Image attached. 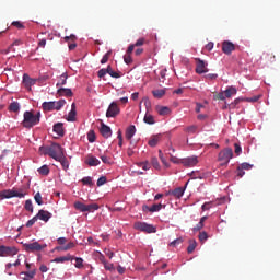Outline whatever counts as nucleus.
I'll return each mask as SVG.
<instances>
[{
  "label": "nucleus",
  "instance_id": "bf43d9fd",
  "mask_svg": "<svg viewBox=\"0 0 280 280\" xmlns=\"http://www.w3.org/2000/svg\"><path fill=\"white\" fill-rule=\"evenodd\" d=\"M13 27H16L18 30H24L25 25H23V23H21L20 21H14L12 22Z\"/></svg>",
  "mask_w": 280,
  "mask_h": 280
},
{
  "label": "nucleus",
  "instance_id": "5701e85b",
  "mask_svg": "<svg viewBox=\"0 0 280 280\" xmlns=\"http://www.w3.org/2000/svg\"><path fill=\"white\" fill-rule=\"evenodd\" d=\"M69 75L67 74V72H63L60 77L59 80L56 84L57 89H60V86H65V84H67V80H68Z\"/></svg>",
  "mask_w": 280,
  "mask_h": 280
},
{
  "label": "nucleus",
  "instance_id": "603ef678",
  "mask_svg": "<svg viewBox=\"0 0 280 280\" xmlns=\"http://www.w3.org/2000/svg\"><path fill=\"white\" fill-rule=\"evenodd\" d=\"M142 102L144 103L147 113H150V108H152V103L150 102V100L148 97H144Z\"/></svg>",
  "mask_w": 280,
  "mask_h": 280
},
{
  "label": "nucleus",
  "instance_id": "a18cd8bd",
  "mask_svg": "<svg viewBox=\"0 0 280 280\" xmlns=\"http://www.w3.org/2000/svg\"><path fill=\"white\" fill-rule=\"evenodd\" d=\"M75 259V264H74V266L77 267V268H84V259H82V258H80V257H75L74 258Z\"/></svg>",
  "mask_w": 280,
  "mask_h": 280
},
{
  "label": "nucleus",
  "instance_id": "9b49d317",
  "mask_svg": "<svg viewBox=\"0 0 280 280\" xmlns=\"http://www.w3.org/2000/svg\"><path fill=\"white\" fill-rule=\"evenodd\" d=\"M196 60H197L196 73H198L199 75H202V73H208L209 68H207V62H205V60H201V59H196Z\"/></svg>",
  "mask_w": 280,
  "mask_h": 280
},
{
  "label": "nucleus",
  "instance_id": "1a4fd4ad",
  "mask_svg": "<svg viewBox=\"0 0 280 280\" xmlns=\"http://www.w3.org/2000/svg\"><path fill=\"white\" fill-rule=\"evenodd\" d=\"M222 51H223V54H226V56H231V54H233V51H235V44H233L230 40H224L222 43Z\"/></svg>",
  "mask_w": 280,
  "mask_h": 280
},
{
  "label": "nucleus",
  "instance_id": "393cba45",
  "mask_svg": "<svg viewBox=\"0 0 280 280\" xmlns=\"http://www.w3.org/2000/svg\"><path fill=\"white\" fill-rule=\"evenodd\" d=\"M144 124H148L149 126H153V124H156V120H154V116L150 114V112H147L143 118Z\"/></svg>",
  "mask_w": 280,
  "mask_h": 280
},
{
  "label": "nucleus",
  "instance_id": "0eeeda50",
  "mask_svg": "<svg viewBox=\"0 0 280 280\" xmlns=\"http://www.w3.org/2000/svg\"><path fill=\"white\" fill-rule=\"evenodd\" d=\"M19 254V249L14 246H0V257H14Z\"/></svg>",
  "mask_w": 280,
  "mask_h": 280
},
{
  "label": "nucleus",
  "instance_id": "f704fd0d",
  "mask_svg": "<svg viewBox=\"0 0 280 280\" xmlns=\"http://www.w3.org/2000/svg\"><path fill=\"white\" fill-rule=\"evenodd\" d=\"M107 73H108V75H110V78H116V79L121 78V74H119L118 72L114 71L113 67H110V66H107Z\"/></svg>",
  "mask_w": 280,
  "mask_h": 280
},
{
  "label": "nucleus",
  "instance_id": "4468645a",
  "mask_svg": "<svg viewBox=\"0 0 280 280\" xmlns=\"http://www.w3.org/2000/svg\"><path fill=\"white\" fill-rule=\"evenodd\" d=\"M35 217L43 222H49L51 220V213L47 210H39Z\"/></svg>",
  "mask_w": 280,
  "mask_h": 280
},
{
  "label": "nucleus",
  "instance_id": "e433bc0d",
  "mask_svg": "<svg viewBox=\"0 0 280 280\" xmlns=\"http://www.w3.org/2000/svg\"><path fill=\"white\" fill-rule=\"evenodd\" d=\"M24 209L31 213H34V205L32 203V199H27L25 201Z\"/></svg>",
  "mask_w": 280,
  "mask_h": 280
},
{
  "label": "nucleus",
  "instance_id": "8fccbe9b",
  "mask_svg": "<svg viewBox=\"0 0 280 280\" xmlns=\"http://www.w3.org/2000/svg\"><path fill=\"white\" fill-rule=\"evenodd\" d=\"M39 152L40 154L50 156V147H40Z\"/></svg>",
  "mask_w": 280,
  "mask_h": 280
},
{
  "label": "nucleus",
  "instance_id": "dca6fc26",
  "mask_svg": "<svg viewBox=\"0 0 280 280\" xmlns=\"http://www.w3.org/2000/svg\"><path fill=\"white\" fill-rule=\"evenodd\" d=\"M23 84H24L25 89H27L28 91H32V86H34V84H36V79L28 77V74H24L23 75Z\"/></svg>",
  "mask_w": 280,
  "mask_h": 280
},
{
  "label": "nucleus",
  "instance_id": "338daca9",
  "mask_svg": "<svg viewBox=\"0 0 280 280\" xmlns=\"http://www.w3.org/2000/svg\"><path fill=\"white\" fill-rule=\"evenodd\" d=\"M124 60H125L126 65H130L132 62V57L127 54L124 56Z\"/></svg>",
  "mask_w": 280,
  "mask_h": 280
},
{
  "label": "nucleus",
  "instance_id": "052dcab7",
  "mask_svg": "<svg viewBox=\"0 0 280 280\" xmlns=\"http://www.w3.org/2000/svg\"><path fill=\"white\" fill-rule=\"evenodd\" d=\"M183 244V237L176 238L170 243V246H178Z\"/></svg>",
  "mask_w": 280,
  "mask_h": 280
},
{
  "label": "nucleus",
  "instance_id": "c85d7f7f",
  "mask_svg": "<svg viewBox=\"0 0 280 280\" xmlns=\"http://www.w3.org/2000/svg\"><path fill=\"white\" fill-rule=\"evenodd\" d=\"M20 275L21 277H27L23 278V280H32L36 276V271H22Z\"/></svg>",
  "mask_w": 280,
  "mask_h": 280
},
{
  "label": "nucleus",
  "instance_id": "49530a36",
  "mask_svg": "<svg viewBox=\"0 0 280 280\" xmlns=\"http://www.w3.org/2000/svg\"><path fill=\"white\" fill-rule=\"evenodd\" d=\"M151 165L154 167V170H161V164L159 163L158 158H152L151 159Z\"/></svg>",
  "mask_w": 280,
  "mask_h": 280
},
{
  "label": "nucleus",
  "instance_id": "37998d69",
  "mask_svg": "<svg viewBox=\"0 0 280 280\" xmlns=\"http://www.w3.org/2000/svg\"><path fill=\"white\" fill-rule=\"evenodd\" d=\"M209 240V234H207L206 231L199 233V241L201 244H205V242Z\"/></svg>",
  "mask_w": 280,
  "mask_h": 280
},
{
  "label": "nucleus",
  "instance_id": "09e8293b",
  "mask_svg": "<svg viewBox=\"0 0 280 280\" xmlns=\"http://www.w3.org/2000/svg\"><path fill=\"white\" fill-rule=\"evenodd\" d=\"M197 130H198V126H195V125H191L186 128V132H188V135H196Z\"/></svg>",
  "mask_w": 280,
  "mask_h": 280
},
{
  "label": "nucleus",
  "instance_id": "a211bd4d",
  "mask_svg": "<svg viewBox=\"0 0 280 280\" xmlns=\"http://www.w3.org/2000/svg\"><path fill=\"white\" fill-rule=\"evenodd\" d=\"M136 133H137V127H135V125H130L126 129V133H125L127 141H131Z\"/></svg>",
  "mask_w": 280,
  "mask_h": 280
},
{
  "label": "nucleus",
  "instance_id": "412c9836",
  "mask_svg": "<svg viewBox=\"0 0 280 280\" xmlns=\"http://www.w3.org/2000/svg\"><path fill=\"white\" fill-rule=\"evenodd\" d=\"M52 130L59 137H65V127H63L62 122L55 124L54 127H52Z\"/></svg>",
  "mask_w": 280,
  "mask_h": 280
},
{
  "label": "nucleus",
  "instance_id": "aec40b11",
  "mask_svg": "<svg viewBox=\"0 0 280 280\" xmlns=\"http://www.w3.org/2000/svg\"><path fill=\"white\" fill-rule=\"evenodd\" d=\"M7 197L10 198H23V194L19 192L18 188L7 189Z\"/></svg>",
  "mask_w": 280,
  "mask_h": 280
},
{
  "label": "nucleus",
  "instance_id": "20e7f679",
  "mask_svg": "<svg viewBox=\"0 0 280 280\" xmlns=\"http://www.w3.org/2000/svg\"><path fill=\"white\" fill-rule=\"evenodd\" d=\"M65 156V149L59 143H51L50 145V158L55 161Z\"/></svg>",
  "mask_w": 280,
  "mask_h": 280
},
{
  "label": "nucleus",
  "instance_id": "4be33fe9",
  "mask_svg": "<svg viewBox=\"0 0 280 280\" xmlns=\"http://www.w3.org/2000/svg\"><path fill=\"white\" fill-rule=\"evenodd\" d=\"M72 259H75L71 254H67L66 256L57 257L52 261L55 264H65V261H72Z\"/></svg>",
  "mask_w": 280,
  "mask_h": 280
},
{
  "label": "nucleus",
  "instance_id": "13d9d810",
  "mask_svg": "<svg viewBox=\"0 0 280 280\" xmlns=\"http://www.w3.org/2000/svg\"><path fill=\"white\" fill-rule=\"evenodd\" d=\"M213 100H221V101H224V100H226V94H225L224 92H220V93H218V94H215V95L213 96Z\"/></svg>",
  "mask_w": 280,
  "mask_h": 280
},
{
  "label": "nucleus",
  "instance_id": "f8f14e48",
  "mask_svg": "<svg viewBox=\"0 0 280 280\" xmlns=\"http://www.w3.org/2000/svg\"><path fill=\"white\" fill-rule=\"evenodd\" d=\"M100 132H101L102 137H104V139H108V138L113 137V130L110 129L109 126H107L104 122H101Z\"/></svg>",
  "mask_w": 280,
  "mask_h": 280
},
{
  "label": "nucleus",
  "instance_id": "680f3d73",
  "mask_svg": "<svg viewBox=\"0 0 280 280\" xmlns=\"http://www.w3.org/2000/svg\"><path fill=\"white\" fill-rule=\"evenodd\" d=\"M97 187H102V185H106V176H102L96 182Z\"/></svg>",
  "mask_w": 280,
  "mask_h": 280
},
{
  "label": "nucleus",
  "instance_id": "a878e982",
  "mask_svg": "<svg viewBox=\"0 0 280 280\" xmlns=\"http://www.w3.org/2000/svg\"><path fill=\"white\" fill-rule=\"evenodd\" d=\"M73 207L77 211H81V213H86V205H84L82 201H75Z\"/></svg>",
  "mask_w": 280,
  "mask_h": 280
},
{
  "label": "nucleus",
  "instance_id": "f3484780",
  "mask_svg": "<svg viewBox=\"0 0 280 280\" xmlns=\"http://www.w3.org/2000/svg\"><path fill=\"white\" fill-rule=\"evenodd\" d=\"M57 95H59V97H73V91L67 88H59L57 90Z\"/></svg>",
  "mask_w": 280,
  "mask_h": 280
},
{
  "label": "nucleus",
  "instance_id": "2f4dec72",
  "mask_svg": "<svg viewBox=\"0 0 280 280\" xmlns=\"http://www.w3.org/2000/svg\"><path fill=\"white\" fill-rule=\"evenodd\" d=\"M152 95L153 97H155L156 100H161V97H163L165 95V90L161 89V90H154L152 91Z\"/></svg>",
  "mask_w": 280,
  "mask_h": 280
},
{
  "label": "nucleus",
  "instance_id": "39448f33",
  "mask_svg": "<svg viewBox=\"0 0 280 280\" xmlns=\"http://www.w3.org/2000/svg\"><path fill=\"white\" fill-rule=\"evenodd\" d=\"M23 248L26 253H40V250L47 248V245H40L38 242L24 243Z\"/></svg>",
  "mask_w": 280,
  "mask_h": 280
},
{
  "label": "nucleus",
  "instance_id": "ea45409f",
  "mask_svg": "<svg viewBox=\"0 0 280 280\" xmlns=\"http://www.w3.org/2000/svg\"><path fill=\"white\" fill-rule=\"evenodd\" d=\"M30 189V185H23L18 188L19 194H23V198L27 196V190Z\"/></svg>",
  "mask_w": 280,
  "mask_h": 280
},
{
  "label": "nucleus",
  "instance_id": "bb28decb",
  "mask_svg": "<svg viewBox=\"0 0 280 280\" xmlns=\"http://www.w3.org/2000/svg\"><path fill=\"white\" fill-rule=\"evenodd\" d=\"M171 194L175 198H183V196L185 194V188H183V187L175 188Z\"/></svg>",
  "mask_w": 280,
  "mask_h": 280
},
{
  "label": "nucleus",
  "instance_id": "58836bf2",
  "mask_svg": "<svg viewBox=\"0 0 280 280\" xmlns=\"http://www.w3.org/2000/svg\"><path fill=\"white\" fill-rule=\"evenodd\" d=\"M59 163L62 165L63 170H69V160L65 158V155L61 156V159H57Z\"/></svg>",
  "mask_w": 280,
  "mask_h": 280
},
{
  "label": "nucleus",
  "instance_id": "6e6552de",
  "mask_svg": "<svg viewBox=\"0 0 280 280\" xmlns=\"http://www.w3.org/2000/svg\"><path fill=\"white\" fill-rule=\"evenodd\" d=\"M119 113H120V109H119V105H117V102H112L107 108L106 117L107 118L117 117Z\"/></svg>",
  "mask_w": 280,
  "mask_h": 280
},
{
  "label": "nucleus",
  "instance_id": "864d4df0",
  "mask_svg": "<svg viewBox=\"0 0 280 280\" xmlns=\"http://www.w3.org/2000/svg\"><path fill=\"white\" fill-rule=\"evenodd\" d=\"M21 255H19L18 256V259H16V261L14 262V264H12V262H9V264H7V270L8 269H10V268H12V266H21Z\"/></svg>",
  "mask_w": 280,
  "mask_h": 280
},
{
  "label": "nucleus",
  "instance_id": "c756f323",
  "mask_svg": "<svg viewBox=\"0 0 280 280\" xmlns=\"http://www.w3.org/2000/svg\"><path fill=\"white\" fill-rule=\"evenodd\" d=\"M100 209V205L97 203H90L85 205V212L93 213V211H97Z\"/></svg>",
  "mask_w": 280,
  "mask_h": 280
},
{
  "label": "nucleus",
  "instance_id": "f03ea898",
  "mask_svg": "<svg viewBox=\"0 0 280 280\" xmlns=\"http://www.w3.org/2000/svg\"><path fill=\"white\" fill-rule=\"evenodd\" d=\"M65 104H67V101H65V100L44 102L42 104V108L46 113H50L51 110H60V108H62V106H65Z\"/></svg>",
  "mask_w": 280,
  "mask_h": 280
},
{
  "label": "nucleus",
  "instance_id": "774afa93",
  "mask_svg": "<svg viewBox=\"0 0 280 280\" xmlns=\"http://www.w3.org/2000/svg\"><path fill=\"white\" fill-rule=\"evenodd\" d=\"M218 79V74L215 73H209L206 75V80H217Z\"/></svg>",
  "mask_w": 280,
  "mask_h": 280
},
{
  "label": "nucleus",
  "instance_id": "7ed1b4c3",
  "mask_svg": "<svg viewBox=\"0 0 280 280\" xmlns=\"http://www.w3.org/2000/svg\"><path fill=\"white\" fill-rule=\"evenodd\" d=\"M231 159H233V149L226 148L220 151L218 161H220L221 166L229 165V163L231 162Z\"/></svg>",
  "mask_w": 280,
  "mask_h": 280
},
{
  "label": "nucleus",
  "instance_id": "c03bdc74",
  "mask_svg": "<svg viewBox=\"0 0 280 280\" xmlns=\"http://www.w3.org/2000/svg\"><path fill=\"white\" fill-rule=\"evenodd\" d=\"M95 139H96V137H95V131L90 130V131L88 132V141H89L90 143H95Z\"/></svg>",
  "mask_w": 280,
  "mask_h": 280
},
{
  "label": "nucleus",
  "instance_id": "4c0bfd02",
  "mask_svg": "<svg viewBox=\"0 0 280 280\" xmlns=\"http://www.w3.org/2000/svg\"><path fill=\"white\" fill-rule=\"evenodd\" d=\"M156 110H158L159 115H170V107L158 106Z\"/></svg>",
  "mask_w": 280,
  "mask_h": 280
},
{
  "label": "nucleus",
  "instance_id": "79ce46f5",
  "mask_svg": "<svg viewBox=\"0 0 280 280\" xmlns=\"http://www.w3.org/2000/svg\"><path fill=\"white\" fill-rule=\"evenodd\" d=\"M138 167H142V170H144V172H148V170H150L151 165L150 162L145 161V162H139Z\"/></svg>",
  "mask_w": 280,
  "mask_h": 280
},
{
  "label": "nucleus",
  "instance_id": "f257e3e1",
  "mask_svg": "<svg viewBox=\"0 0 280 280\" xmlns=\"http://www.w3.org/2000/svg\"><path fill=\"white\" fill-rule=\"evenodd\" d=\"M22 126L23 128H34L40 124V112L34 114V110H26L23 115Z\"/></svg>",
  "mask_w": 280,
  "mask_h": 280
},
{
  "label": "nucleus",
  "instance_id": "423d86ee",
  "mask_svg": "<svg viewBox=\"0 0 280 280\" xmlns=\"http://www.w3.org/2000/svg\"><path fill=\"white\" fill-rule=\"evenodd\" d=\"M133 229H136L137 231H142V233H156V228L145 222H136L133 224Z\"/></svg>",
  "mask_w": 280,
  "mask_h": 280
},
{
  "label": "nucleus",
  "instance_id": "5fc2aeb1",
  "mask_svg": "<svg viewBox=\"0 0 280 280\" xmlns=\"http://www.w3.org/2000/svg\"><path fill=\"white\" fill-rule=\"evenodd\" d=\"M34 200L37 205H43V196L40 195V192H36L34 196Z\"/></svg>",
  "mask_w": 280,
  "mask_h": 280
},
{
  "label": "nucleus",
  "instance_id": "a19ab883",
  "mask_svg": "<svg viewBox=\"0 0 280 280\" xmlns=\"http://www.w3.org/2000/svg\"><path fill=\"white\" fill-rule=\"evenodd\" d=\"M100 159L103 161V163H105V165H110V163H113V159H110L108 155H100Z\"/></svg>",
  "mask_w": 280,
  "mask_h": 280
},
{
  "label": "nucleus",
  "instance_id": "473e14b6",
  "mask_svg": "<svg viewBox=\"0 0 280 280\" xmlns=\"http://www.w3.org/2000/svg\"><path fill=\"white\" fill-rule=\"evenodd\" d=\"M225 97H231L232 95H237V89L230 86L225 91Z\"/></svg>",
  "mask_w": 280,
  "mask_h": 280
},
{
  "label": "nucleus",
  "instance_id": "6ab92c4d",
  "mask_svg": "<svg viewBox=\"0 0 280 280\" xmlns=\"http://www.w3.org/2000/svg\"><path fill=\"white\" fill-rule=\"evenodd\" d=\"M86 165H89L90 167H97V165H100V160L93 155H88L86 160H85Z\"/></svg>",
  "mask_w": 280,
  "mask_h": 280
},
{
  "label": "nucleus",
  "instance_id": "ddd939ff",
  "mask_svg": "<svg viewBox=\"0 0 280 280\" xmlns=\"http://www.w3.org/2000/svg\"><path fill=\"white\" fill-rule=\"evenodd\" d=\"M162 139H163V133L153 135L148 141V145H150V148H156V145H159Z\"/></svg>",
  "mask_w": 280,
  "mask_h": 280
},
{
  "label": "nucleus",
  "instance_id": "72a5a7b5",
  "mask_svg": "<svg viewBox=\"0 0 280 280\" xmlns=\"http://www.w3.org/2000/svg\"><path fill=\"white\" fill-rule=\"evenodd\" d=\"M38 174L42 176H49V166L43 165L37 170Z\"/></svg>",
  "mask_w": 280,
  "mask_h": 280
},
{
  "label": "nucleus",
  "instance_id": "69168bd1",
  "mask_svg": "<svg viewBox=\"0 0 280 280\" xmlns=\"http://www.w3.org/2000/svg\"><path fill=\"white\" fill-rule=\"evenodd\" d=\"M8 199V189L0 191V200Z\"/></svg>",
  "mask_w": 280,
  "mask_h": 280
},
{
  "label": "nucleus",
  "instance_id": "cd10ccee",
  "mask_svg": "<svg viewBox=\"0 0 280 280\" xmlns=\"http://www.w3.org/2000/svg\"><path fill=\"white\" fill-rule=\"evenodd\" d=\"M10 113H19L21 110V104L19 102L14 101L9 105Z\"/></svg>",
  "mask_w": 280,
  "mask_h": 280
},
{
  "label": "nucleus",
  "instance_id": "e2e57ef3",
  "mask_svg": "<svg viewBox=\"0 0 280 280\" xmlns=\"http://www.w3.org/2000/svg\"><path fill=\"white\" fill-rule=\"evenodd\" d=\"M133 45L135 47H142V45H145V38H139Z\"/></svg>",
  "mask_w": 280,
  "mask_h": 280
},
{
  "label": "nucleus",
  "instance_id": "6e6d98bb",
  "mask_svg": "<svg viewBox=\"0 0 280 280\" xmlns=\"http://www.w3.org/2000/svg\"><path fill=\"white\" fill-rule=\"evenodd\" d=\"M110 54H112V51L109 50V51H107V52L103 56V58L101 59V65H106V62H108V58H110Z\"/></svg>",
  "mask_w": 280,
  "mask_h": 280
},
{
  "label": "nucleus",
  "instance_id": "4d7b16f0",
  "mask_svg": "<svg viewBox=\"0 0 280 280\" xmlns=\"http://www.w3.org/2000/svg\"><path fill=\"white\" fill-rule=\"evenodd\" d=\"M36 222H38V217L35 215L33 219H31L26 222L27 229H30V226H34V224H36Z\"/></svg>",
  "mask_w": 280,
  "mask_h": 280
},
{
  "label": "nucleus",
  "instance_id": "de8ad7c7",
  "mask_svg": "<svg viewBox=\"0 0 280 280\" xmlns=\"http://www.w3.org/2000/svg\"><path fill=\"white\" fill-rule=\"evenodd\" d=\"M238 167H241V170H246V171H250L253 166V164L248 163V162H243L242 164L238 165Z\"/></svg>",
  "mask_w": 280,
  "mask_h": 280
},
{
  "label": "nucleus",
  "instance_id": "b1692460",
  "mask_svg": "<svg viewBox=\"0 0 280 280\" xmlns=\"http://www.w3.org/2000/svg\"><path fill=\"white\" fill-rule=\"evenodd\" d=\"M75 115L78 113L75 112V103H72L71 110L68 114L67 121H75Z\"/></svg>",
  "mask_w": 280,
  "mask_h": 280
},
{
  "label": "nucleus",
  "instance_id": "2eb2a0df",
  "mask_svg": "<svg viewBox=\"0 0 280 280\" xmlns=\"http://www.w3.org/2000/svg\"><path fill=\"white\" fill-rule=\"evenodd\" d=\"M161 209H165V205L162 206V203H154L151 207L149 206L142 207V211H149L150 213H156Z\"/></svg>",
  "mask_w": 280,
  "mask_h": 280
},
{
  "label": "nucleus",
  "instance_id": "7c9ffc66",
  "mask_svg": "<svg viewBox=\"0 0 280 280\" xmlns=\"http://www.w3.org/2000/svg\"><path fill=\"white\" fill-rule=\"evenodd\" d=\"M196 246H198V243L196 242V240H190L189 241V246L187 247V253L191 254L196 250Z\"/></svg>",
  "mask_w": 280,
  "mask_h": 280
},
{
  "label": "nucleus",
  "instance_id": "9d476101",
  "mask_svg": "<svg viewBox=\"0 0 280 280\" xmlns=\"http://www.w3.org/2000/svg\"><path fill=\"white\" fill-rule=\"evenodd\" d=\"M180 164L184 165V167H195V165H198V158L190 156V158L182 159Z\"/></svg>",
  "mask_w": 280,
  "mask_h": 280
},
{
  "label": "nucleus",
  "instance_id": "0e129e2a",
  "mask_svg": "<svg viewBox=\"0 0 280 280\" xmlns=\"http://www.w3.org/2000/svg\"><path fill=\"white\" fill-rule=\"evenodd\" d=\"M106 73H108L107 68L106 69L103 68V69L98 70L97 75H98V78H104V75H106Z\"/></svg>",
  "mask_w": 280,
  "mask_h": 280
},
{
  "label": "nucleus",
  "instance_id": "c9c22d12",
  "mask_svg": "<svg viewBox=\"0 0 280 280\" xmlns=\"http://www.w3.org/2000/svg\"><path fill=\"white\" fill-rule=\"evenodd\" d=\"M71 248H75V243L70 242L66 246L57 247V250L67 252V250H71Z\"/></svg>",
  "mask_w": 280,
  "mask_h": 280
},
{
  "label": "nucleus",
  "instance_id": "3c124183",
  "mask_svg": "<svg viewBox=\"0 0 280 280\" xmlns=\"http://www.w3.org/2000/svg\"><path fill=\"white\" fill-rule=\"evenodd\" d=\"M81 182L83 185H89V187H93V179L91 177H83Z\"/></svg>",
  "mask_w": 280,
  "mask_h": 280
}]
</instances>
